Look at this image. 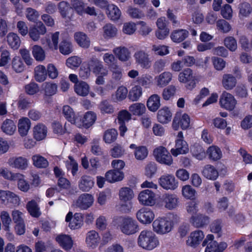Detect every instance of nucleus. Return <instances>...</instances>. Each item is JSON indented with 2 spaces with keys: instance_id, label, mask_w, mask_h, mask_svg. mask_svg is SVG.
<instances>
[{
  "instance_id": "55",
  "label": "nucleus",
  "mask_w": 252,
  "mask_h": 252,
  "mask_svg": "<svg viewBox=\"0 0 252 252\" xmlns=\"http://www.w3.org/2000/svg\"><path fill=\"white\" fill-rule=\"evenodd\" d=\"M32 53L34 59L37 61L42 62L45 58V51L40 46L34 45L32 47Z\"/></svg>"
},
{
  "instance_id": "62",
  "label": "nucleus",
  "mask_w": 252,
  "mask_h": 252,
  "mask_svg": "<svg viewBox=\"0 0 252 252\" xmlns=\"http://www.w3.org/2000/svg\"><path fill=\"white\" fill-rule=\"evenodd\" d=\"M128 90L127 88L123 86L119 87L115 94L113 95L114 99L118 101H121L124 100L127 96Z\"/></svg>"
},
{
  "instance_id": "21",
  "label": "nucleus",
  "mask_w": 252,
  "mask_h": 252,
  "mask_svg": "<svg viewBox=\"0 0 252 252\" xmlns=\"http://www.w3.org/2000/svg\"><path fill=\"white\" fill-rule=\"evenodd\" d=\"M56 240L59 245L65 251L70 250L73 247V241L68 235L59 234L56 237Z\"/></svg>"
},
{
  "instance_id": "41",
  "label": "nucleus",
  "mask_w": 252,
  "mask_h": 252,
  "mask_svg": "<svg viewBox=\"0 0 252 252\" xmlns=\"http://www.w3.org/2000/svg\"><path fill=\"white\" fill-rule=\"evenodd\" d=\"M206 154L209 159L213 161L218 160L222 157V152L220 149L216 146L209 147L206 151Z\"/></svg>"
},
{
  "instance_id": "24",
  "label": "nucleus",
  "mask_w": 252,
  "mask_h": 252,
  "mask_svg": "<svg viewBox=\"0 0 252 252\" xmlns=\"http://www.w3.org/2000/svg\"><path fill=\"white\" fill-rule=\"evenodd\" d=\"M119 196L121 201L124 203L129 202V205L131 206L130 201L134 196V191L132 189L126 187L121 188L119 190Z\"/></svg>"
},
{
  "instance_id": "6",
  "label": "nucleus",
  "mask_w": 252,
  "mask_h": 252,
  "mask_svg": "<svg viewBox=\"0 0 252 252\" xmlns=\"http://www.w3.org/2000/svg\"><path fill=\"white\" fill-rule=\"evenodd\" d=\"M189 151L188 145L184 140L183 133L182 131L178 132L177 139L175 141V148H172L170 152L174 157L179 155L186 154Z\"/></svg>"
},
{
  "instance_id": "46",
  "label": "nucleus",
  "mask_w": 252,
  "mask_h": 252,
  "mask_svg": "<svg viewBox=\"0 0 252 252\" xmlns=\"http://www.w3.org/2000/svg\"><path fill=\"white\" fill-rule=\"evenodd\" d=\"M32 159L33 165L38 168H46L49 165V162L47 159L40 155H33Z\"/></svg>"
},
{
  "instance_id": "60",
  "label": "nucleus",
  "mask_w": 252,
  "mask_h": 252,
  "mask_svg": "<svg viewBox=\"0 0 252 252\" xmlns=\"http://www.w3.org/2000/svg\"><path fill=\"white\" fill-rule=\"evenodd\" d=\"M194 77L193 76L192 71L190 68H187L180 72L178 75V80L182 83H187L189 80H192Z\"/></svg>"
},
{
  "instance_id": "33",
  "label": "nucleus",
  "mask_w": 252,
  "mask_h": 252,
  "mask_svg": "<svg viewBox=\"0 0 252 252\" xmlns=\"http://www.w3.org/2000/svg\"><path fill=\"white\" fill-rule=\"evenodd\" d=\"M129 148L134 149V155L136 159L142 160L146 158L148 155V151L145 146H137L134 144H131Z\"/></svg>"
},
{
  "instance_id": "10",
  "label": "nucleus",
  "mask_w": 252,
  "mask_h": 252,
  "mask_svg": "<svg viewBox=\"0 0 252 252\" xmlns=\"http://www.w3.org/2000/svg\"><path fill=\"white\" fill-rule=\"evenodd\" d=\"M136 217L138 221L141 223L148 224L154 220L155 214L151 209L143 207L136 212Z\"/></svg>"
},
{
  "instance_id": "29",
  "label": "nucleus",
  "mask_w": 252,
  "mask_h": 252,
  "mask_svg": "<svg viewBox=\"0 0 252 252\" xmlns=\"http://www.w3.org/2000/svg\"><path fill=\"white\" fill-rule=\"evenodd\" d=\"M105 9L106 14L110 20L117 21L120 19L121 16V11L117 6L109 3Z\"/></svg>"
},
{
  "instance_id": "17",
  "label": "nucleus",
  "mask_w": 252,
  "mask_h": 252,
  "mask_svg": "<svg viewBox=\"0 0 252 252\" xmlns=\"http://www.w3.org/2000/svg\"><path fill=\"white\" fill-rule=\"evenodd\" d=\"M85 241L88 247L94 249L98 246L100 242V237L97 232L92 230L86 234Z\"/></svg>"
},
{
  "instance_id": "44",
  "label": "nucleus",
  "mask_w": 252,
  "mask_h": 252,
  "mask_svg": "<svg viewBox=\"0 0 252 252\" xmlns=\"http://www.w3.org/2000/svg\"><path fill=\"white\" fill-rule=\"evenodd\" d=\"M34 78L36 81L42 82L46 79L47 70L43 65L36 66L34 70Z\"/></svg>"
},
{
  "instance_id": "5",
  "label": "nucleus",
  "mask_w": 252,
  "mask_h": 252,
  "mask_svg": "<svg viewBox=\"0 0 252 252\" xmlns=\"http://www.w3.org/2000/svg\"><path fill=\"white\" fill-rule=\"evenodd\" d=\"M154 155L159 163L170 166L173 162V158L167 150L164 147L159 146L154 151Z\"/></svg>"
},
{
  "instance_id": "16",
  "label": "nucleus",
  "mask_w": 252,
  "mask_h": 252,
  "mask_svg": "<svg viewBox=\"0 0 252 252\" xmlns=\"http://www.w3.org/2000/svg\"><path fill=\"white\" fill-rule=\"evenodd\" d=\"M136 62L143 68H149L151 66V62L149 55L143 50L136 52L134 55Z\"/></svg>"
},
{
  "instance_id": "56",
  "label": "nucleus",
  "mask_w": 252,
  "mask_h": 252,
  "mask_svg": "<svg viewBox=\"0 0 252 252\" xmlns=\"http://www.w3.org/2000/svg\"><path fill=\"white\" fill-rule=\"evenodd\" d=\"M96 119L95 113L93 111H88L85 113L83 119V124L86 127H90L94 124Z\"/></svg>"
},
{
  "instance_id": "61",
  "label": "nucleus",
  "mask_w": 252,
  "mask_h": 252,
  "mask_svg": "<svg viewBox=\"0 0 252 252\" xmlns=\"http://www.w3.org/2000/svg\"><path fill=\"white\" fill-rule=\"evenodd\" d=\"M69 3L66 1H62L58 4V9L60 13L63 18H69Z\"/></svg>"
},
{
  "instance_id": "49",
  "label": "nucleus",
  "mask_w": 252,
  "mask_h": 252,
  "mask_svg": "<svg viewBox=\"0 0 252 252\" xmlns=\"http://www.w3.org/2000/svg\"><path fill=\"white\" fill-rule=\"evenodd\" d=\"M145 105L141 103H135L129 107V111L134 115L141 116L146 111Z\"/></svg>"
},
{
  "instance_id": "52",
  "label": "nucleus",
  "mask_w": 252,
  "mask_h": 252,
  "mask_svg": "<svg viewBox=\"0 0 252 252\" xmlns=\"http://www.w3.org/2000/svg\"><path fill=\"white\" fill-rule=\"evenodd\" d=\"M118 132L114 128H111L106 130L103 135V140L105 143L108 144L114 142L117 138Z\"/></svg>"
},
{
  "instance_id": "27",
  "label": "nucleus",
  "mask_w": 252,
  "mask_h": 252,
  "mask_svg": "<svg viewBox=\"0 0 252 252\" xmlns=\"http://www.w3.org/2000/svg\"><path fill=\"white\" fill-rule=\"evenodd\" d=\"M105 180L109 183H113L122 181L124 178V173L119 170L111 169L105 174Z\"/></svg>"
},
{
  "instance_id": "53",
  "label": "nucleus",
  "mask_w": 252,
  "mask_h": 252,
  "mask_svg": "<svg viewBox=\"0 0 252 252\" xmlns=\"http://www.w3.org/2000/svg\"><path fill=\"white\" fill-rule=\"evenodd\" d=\"M58 48L60 52L64 55L70 54L73 51L71 43L68 39L63 40Z\"/></svg>"
},
{
  "instance_id": "63",
  "label": "nucleus",
  "mask_w": 252,
  "mask_h": 252,
  "mask_svg": "<svg viewBox=\"0 0 252 252\" xmlns=\"http://www.w3.org/2000/svg\"><path fill=\"white\" fill-rule=\"evenodd\" d=\"M182 193L186 198L192 199L195 197L196 192L190 185H186L182 187Z\"/></svg>"
},
{
  "instance_id": "57",
  "label": "nucleus",
  "mask_w": 252,
  "mask_h": 252,
  "mask_svg": "<svg viewBox=\"0 0 252 252\" xmlns=\"http://www.w3.org/2000/svg\"><path fill=\"white\" fill-rule=\"evenodd\" d=\"M70 8L73 9L77 14L80 15L83 14L85 4L82 0H70Z\"/></svg>"
},
{
  "instance_id": "38",
  "label": "nucleus",
  "mask_w": 252,
  "mask_h": 252,
  "mask_svg": "<svg viewBox=\"0 0 252 252\" xmlns=\"http://www.w3.org/2000/svg\"><path fill=\"white\" fill-rule=\"evenodd\" d=\"M157 118L160 123L166 124L171 121L172 113L168 107H164L158 110Z\"/></svg>"
},
{
  "instance_id": "15",
  "label": "nucleus",
  "mask_w": 252,
  "mask_h": 252,
  "mask_svg": "<svg viewBox=\"0 0 252 252\" xmlns=\"http://www.w3.org/2000/svg\"><path fill=\"white\" fill-rule=\"evenodd\" d=\"M94 202L93 196L88 193H83L79 196L74 205L80 208L85 210L91 207Z\"/></svg>"
},
{
  "instance_id": "59",
  "label": "nucleus",
  "mask_w": 252,
  "mask_h": 252,
  "mask_svg": "<svg viewBox=\"0 0 252 252\" xmlns=\"http://www.w3.org/2000/svg\"><path fill=\"white\" fill-rule=\"evenodd\" d=\"M11 65L13 69L17 73L22 72L25 68V65L22 59L18 56L13 58Z\"/></svg>"
},
{
  "instance_id": "45",
  "label": "nucleus",
  "mask_w": 252,
  "mask_h": 252,
  "mask_svg": "<svg viewBox=\"0 0 252 252\" xmlns=\"http://www.w3.org/2000/svg\"><path fill=\"white\" fill-rule=\"evenodd\" d=\"M7 41L11 48L17 49L20 46L21 40L17 33L9 32L7 36Z\"/></svg>"
},
{
  "instance_id": "48",
  "label": "nucleus",
  "mask_w": 252,
  "mask_h": 252,
  "mask_svg": "<svg viewBox=\"0 0 252 252\" xmlns=\"http://www.w3.org/2000/svg\"><path fill=\"white\" fill-rule=\"evenodd\" d=\"M142 94V88L138 85L133 86L129 91L128 98L132 101H137Z\"/></svg>"
},
{
  "instance_id": "4",
  "label": "nucleus",
  "mask_w": 252,
  "mask_h": 252,
  "mask_svg": "<svg viewBox=\"0 0 252 252\" xmlns=\"http://www.w3.org/2000/svg\"><path fill=\"white\" fill-rule=\"evenodd\" d=\"M119 227L120 231L126 235H133L139 230V225L137 221L129 217L122 218L121 219Z\"/></svg>"
},
{
  "instance_id": "40",
  "label": "nucleus",
  "mask_w": 252,
  "mask_h": 252,
  "mask_svg": "<svg viewBox=\"0 0 252 252\" xmlns=\"http://www.w3.org/2000/svg\"><path fill=\"white\" fill-rule=\"evenodd\" d=\"M47 132V127L43 124H38L33 127V136L37 140L40 141L44 139Z\"/></svg>"
},
{
  "instance_id": "47",
  "label": "nucleus",
  "mask_w": 252,
  "mask_h": 252,
  "mask_svg": "<svg viewBox=\"0 0 252 252\" xmlns=\"http://www.w3.org/2000/svg\"><path fill=\"white\" fill-rule=\"evenodd\" d=\"M103 36L105 38H111L116 36L118 30L111 24H107L103 27Z\"/></svg>"
},
{
  "instance_id": "12",
  "label": "nucleus",
  "mask_w": 252,
  "mask_h": 252,
  "mask_svg": "<svg viewBox=\"0 0 252 252\" xmlns=\"http://www.w3.org/2000/svg\"><path fill=\"white\" fill-rule=\"evenodd\" d=\"M47 29L43 23L39 21L35 25L30 28L29 35L33 41H37L40 39V36L44 35Z\"/></svg>"
},
{
  "instance_id": "51",
  "label": "nucleus",
  "mask_w": 252,
  "mask_h": 252,
  "mask_svg": "<svg viewBox=\"0 0 252 252\" xmlns=\"http://www.w3.org/2000/svg\"><path fill=\"white\" fill-rule=\"evenodd\" d=\"M70 126L69 124L65 123L63 128L62 125L59 122H54L52 125L54 133L60 135L63 134L65 133H69L70 131Z\"/></svg>"
},
{
  "instance_id": "50",
  "label": "nucleus",
  "mask_w": 252,
  "mask_h": 252,
  "mask_svg": "<svg viewBox=\"0 0 252 252\" xmlns=\"http://www.w3.org/2000/svg\"><path fill=\"white\" fill-rule=\"evenodd\" d=\"M59 34V32H56L51 34V39H47V44L49 49L57 50L58 49Z\"/></svg>"
},
{
  "instance_id": "3",
  "label": "nucleus",
  "mask_w": 252,
  "mask_h": 252,
  "mask_svg": "<svg viewBox=\"0 0 252 252\" xmlns=\"http://www.w3.org/2000/svg\"><path fill=\"white\" fill-rule=\"evenodd\" d=\"M153 231L158 235H165L170 232L174 227V222L165 217H158L153 222Z\"/></svg>"
},
{
  "instance_id": "31",
  "label": "nucleus",
  "mask_w": 252,
  "mask_h": 252,
  "mask_svg": "<svg viewBox=\"0 0 252 252\" xmlns=\"http://www.w3.org/2000/svg\"><path fill=\"white\" fill-rule=\"evenodd\" d=\"M113 52L117 58L122 62H126L130 57V53L128 49L124 46H119L114 48Z\"/></svg>"
},
{
  "instance_id": "30",
  "label": "nucleus",
  "mask_w": 252,
  "mask_h": 252,
  "mask_svg": "<svg viewBox=\"0 0 252 252\" xmlns=\"http://www.w3.org/2000/svg\"><path fill=\"white\" fill-rule=\"evenodd\" d=\"M238 10V16L240 19L248 18L252 13V6L248 2L243 1L239 4Z\"/></svg>"
},
{
  "instance_id": "26",
  "label": "nucleus",
  "mask_w": 252,
  "mask_h": 252,
  "mask_svg": "<svg viewBox=\"0 0 252 252\" xmlns=\"http://www.w3.org/2000/svg\"><path fill=\"white\" fill-rule=\"evenodd\" d=\"M172 74L169 71H164L155 78L156 85L159 87H164L171 81Z\"/></svg>"
},
{
  "instance_id": "58",
  "label": "nucleus",
  "mask_w": 252,
  "mask_h": 252,
  "mask_svg": "<svg viewBox=\"0 0 252 252\" xmlns=\"http://www.w3.org/2000/svg\"><path fill=\"white\" fill-rule=\"evenodd\" d=\"M0 219L2 223L4 229L6 231H9L10 225L12 222L9 213L6 211H2L0 214Z\"/></svg>"
},
{
  "instance_id": "18",
  "label": "nucleus",
  "mask_w": 252,
  "mask_h": 252,
  "mask_svg": "<svg viewBox=\"0 0 252 252\" xmlns=\"http://www.w3.org/2000/svg\"><path fill=\"white\" fill-rule=\"evenodd\" d=\"M190 223L196 228L205 226L209 222V218L201 214L192 215L189 220Z\"/></svg>"
},
{
  "instance_id": "32",
  "label": "nucleus",
  "mask_w": 252,
  "mask_h": 252,
  "mask_svg": "<svg viewBox=\"0 0 252 252\" xmlns=\"http://www.w3.org/2000/svg\"><path fill=\"white\" fill-rule=\"evenodd\" d=\"M31 123L30 120L26 117L21 118L18 121V132L21 136H25L31 128Z\"/></svg>"
},
{
  "instance_id": "2",
  "label": "nucleus",
  "mask_w": 252,
  "mask_h": 252,
  "mask_svg": "<svg viewBox=\"0 0 252 252\" xmlns=\"http://www.w3.org/2000/svg\"><path fill=\"white\" fill-rule=\"evenodd\" d=\"M88 65L93 73L96 76L95 83L97 85H103L105 83L104 77L107 76L108 70L102 62L97 59H92L88 61Z\"/></svg>"
},
{
  "instance_id": "13",
  "label": "nucleus",
  "mask_w": 252,
  "mask_h": 252,
  "mask_svg": "<svg viewBox=\"0 0 252 252\" xmlns=\"http://www.w3.org/2000/svg\"><path fill=\"white\" fill-rule=\"evenodd\" d=\"M65 221L69 222L68 226L71 229L80 228L83 224L82 215L80 213H75L73 216V213L69 212L66 216Z\"/></svg>"
},
{
  "instance_id": "14",
  "label": "nucleus",
  "mask_w": 252,
  "mask_h": 252,
  "mask_svg": "<svg viewBox=\"0 0 252 252\" xmlns=\"http://www.w3.org/2000/svg\"><path fill=\"white\" fill-rule=\"evenodd\" d=\"M162 200L164 207L169 210L176 208L179 204V198L177 195L173 193L164 194L162 195Z\"/></svg>"
},
{
  "instance_id": "7",
  "label": "nucleus",
  "mask_w": 252,
  "mask_h": 252,
  "mask_svg": "<svg viewBox=\"0 0 252 252\" xmlns=\"http://www.w3.org/2000/svg\"><path fill=\"white\" fill-rule=\"evenodd\" d=\"M0 200L3 204H10L14 207L19 206L21 203L19 196L9 190H0Z\"/></svg>"
},
{
  "instance_id": "28",
  "label": "nucleus",
  "mask_w": 252,
  "mask_h": 252,
  "mask_svg": "<svg viewBox=\"0 0 252 252\" xmlns=\"http://www.w3.org/2000/svg\"><path fill=\"white\" fill-rule=\"evenodd\" d=\"M39 201V198L37 199V201L32 199L28 201L26 205V208L27 211L33 217L38 218L41 214L40 207L38 204V202Z\"/></svg>"
},
{
  "instance_id": "39",
  "label": "nucleus",
  "mask_w": 252,
  "mask_h": 252,
  "mask_svg": "<svg viewBox=\"0 0 252 252\" xmlns=\"http://www.w3.org/2000/svg\"><path fill=\"white\" fill-rule=\"evenodd\" d=\"M188 35V31L181 29L173 31L170 34V38L174 42L180 43L184 40Z\"/></svg>"
},
{
  "instance_id": "35",
  "label": "nucleus",
  "mask_w": 252,
  "mask_h": 252,
  "mask_svg": "<svg viewBox=\"0 0 252 252\" xmlns=\"http://www.w3.org/2000/svg\"><path fill=\"white\" fill-rule=\"evenodd\" d=\"M74 92L79 96H86L90 93V87L86 82L80 81L74 86Z\"/></svg>"
},
{
  "instance_id": "20",
  "label": "nucleus",
  "mask_w": 252,
  "mask_h": 252,
  "mask_svg": "<svg viewBox=\"0 0 252 252\" xmlns=\"http://www.w3.org/2000/svg\"><path fill=\"white\" fill-rule=\"evenodd\" d=\"M94 179L88 175L82 176L78 182V188L83 192L89 191L94 186Z\"/></svg>"
},
{
  "instance_id": "37",
  "label": "nucleus",
  "mask_w": 252,
  "mask_h": 252,
  "mask_svg": "<svg viewBox=\"0 0 252 252\" xmlns=\"http://www.w3.org/2000/svg\"><path fill=\"white\" fill-rule=\"evenodd\" d=\"M222 85L226 90L233 89L236 85L237 80L236 78L231 74H224L222 76Z\"/></svg>"
},
{
  "instance_id": "25",
  "label": "nucleus",
  "mask_w": 252,
  "mask_h": 252,
  "mask_svg": "<svg viewBox=\"0 0 252 252\" xmlns=\"http://www.w3.org/2000/svg\"><path fill=\"white\" fill-rule=\"evenodd\" d=\"M0 128L1 131L7 135H13L16 132L17 126L15 122L10 119H6L1 123Z\"/></svg>"
},
{
  "instance_id": "43",
  "label": "nucleus",
  "mask_w": 252,
  "mask_h": 252,
  "mask_svg": "<svg viewBox=\"0 0 252 252\" xmlns=\"http://www.w3.org/2000/svg\"><path fill=\"white\" fill-rule=\"evenodd\" d=\"M74 38L77 43L82 47L88 48L90 45V40L87 35L82 32L75 33Z\"/></svg>"
},
{
  "instance_id": "34",
  "label": "nucleus",
  "mask_w": 252,
  "mask_h": 252,
  "mask_svg": "<svg viewBox=\"0 0 252 252\" xmlns=\"http://www.w3.org/2000/svg\"><path fill=\"white\" fill-rule=\"evenodd\" d=\"M202 174L206 179L213 181L216 180L219 176L218 170L210 164H207L203 167Z\"/></svg>"
},
{
  "instance_id": "1",
  "label": "nucleus",
  "mask_w": 252,
  "mask_h": 252,
  "mask_svg": "<svg viewBox=\"0 0 252 252\" xmlns=\"http://www.w3.org/2000/svg\"><path fill=\"white\" fill-rule=\"evenodd\" d=\"M138 245L143 249L151 251L157 247L159 241L155 234L150 230L141 231L137 238Z\"/></svg>"
},
{
  "instance_id": "19",
  "label": "nucleus",
  "mask_w": 252,
  "mask_h": 252,
  "mask_svg": "<svg viewBox=\"0 0 252 252\" xmlns=\"http://www.w3.org/2000/svg\"><path fill=\"white\" fill-rule=\"evenodd\" d=\"M9 165L13 168L25 170L27 168L29 161L27 158L23 157H12L8 160Z\"/></svg>"
},
{
  "instance_id": "64",
  "label": "nucleus",
  "mask_w": 252,
  "mask_h": 252,
  "mask_svg": "<svg viewBox=\"0 0 252 252\" xmlns=\"http://www.w3.org/2000/svg\"><path fill=\"white\" fill-rule=\"evenodd\" d=\"M99 109L102 114H112L114 112L113 106L107 101L103 100L99 104Z\"/></svg>"
},
{
  "instance_id": "9",
  "label": "nucleus",
  "mask_w": 252,
  "mask_h": 252,
  "mask_svg": "<svg viewBox=\"0 0 252 252\" xmlns=\"http://www.w3.org/2000/svg\"><path fill=\"white\" fill-rule=\"evenodd\" d=\"M137 199L139 203L143 206H153L156 202V195L152 190L146 189L139 193Z\"/></svg>"
},
{
  "instance_id": "22",
  "label": "nucleus",
  "mask_w": 252,
  "mask_h": 252,
  "mask_svg": "<svg viewBox=\"0 0 252 252\" xmlns=\"http://www.w3.org/2000/svg\"><path fill=\"white\" fill-rule=\"evenodd\" d=\"M204 237V235L201 230H197L192 232L187 240V244L192 247H196Z\"/></svg>"
},
{
  "instance_id": "8",
  "label": "nucleus",
  "mask_w": 252,
  "mask_h": 252,
  "mask_svg": "<svg viewBox=\"0 0 252 252\" xmlns=\"http://www.w3.org/2000/svg\"><path fill=\"white\" fill-rule=\"evenodd\" d=\"M159 185L165 190H174L178 187V182L171 174L166 173L158 179Z\"/></svg>"
},
{
  "instance_id": "36",
  "label": "nucleus",
  "mask_w": 252,
  "mask_h": 252,
  "mask_svg": "<svg viewBox=\"0 0 252 252\" xmlns=\"http://www.w3.org/2000/svg\"><path fill=\"white\" fill-rule=\"evenodd\" d=\"M147 106L150 111H157L160 106V96L157 94L151 95L147 100Z\"/></svg>"
},
{
  "instance_id": "54",
  "label": "nucleus",
  "mask_w": 252,
  "mask_h": 252,
  "mask_svg": "<svg viewBox=\"0 0 252 252\" xmlns=\"http://www.w3.org/2000/svg\"><path fill=\"white\" fill-rule=\"evenodd\" d=\"M112 73V78L115 81H119L122 78L123 69L118 64H113L109 68Z\"/></svg>"
},
{
  "instance_id": "23",
  "label": "nucleus",
  "mask_w": 252,
  "mask_h": 252,
  "mask_svg": "<svg viewBox=\"0 0 252 252\" xmlns=\"http://www.w3.org/2000/svg\"><path fill=\"white\" fill-rule=\"evenodd\" d=\"M190 119L188 114L177 112L173 120V125L179 124L183 129L188 128L190 126Z\"/></svg>"
},
{
  "instance_id": "11",
  "label": "nucleus",
  "mask_w": 252,
  "mask_h": 252,
  "mask_svg": "<svg viewBox=\"0 0 252 252\" xmlns=\"http://www.w3.org/2000/svg\"><path fill=\"white\" fill-rule=\"evenodd\" d=\"M219 103L221 107L228 111H232L235 108L237 101L233 95L224 91L220 96Z\"/></svg>"
},
{
  "instance_id": "42",
  "label": "nucleus",
  "mask_w": 252,
  "mask_h": 252,
  "mask_svg": "<svg viewBox=\"0 0 252 252\" xmlns=\"http://www.w3.org/2000/svg\"><path fill=\"white\" fill-rule=\"evenodd\" d=\"M190 152L192 156L198 160H202L206 157L205 149L199 144H195L192 146Z\"/></svg>"
}]
</instances>
